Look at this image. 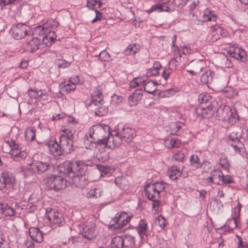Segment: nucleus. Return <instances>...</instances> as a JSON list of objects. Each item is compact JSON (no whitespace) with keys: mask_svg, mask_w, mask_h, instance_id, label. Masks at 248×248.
Wrapping results in <instances>:
<instances>
[{"mask_svg":"<svg viewBox=\"0 0 248 248\" xmlns=\"http://www.w3.org/2000/svg\"><path fill=\"white\" fill-rule=\"evenodd\" d=\"M95 224L92 222H90L84 225L82 228V236L89 240L93 239L95 235Z\"/></svg>","mask_w":248,"mask_h":248,"instance_id":"ddd939ff","label":"nucleus"},{"mask_svg":"<svg viewBox=\"0 0 248 248\" xmlns=\"http://www.w3.org/2000/svg\"><path fill=\"white\" fill-rule=\"evenodd\" d=\"M97 167L100 171L105 174H108L109 172L110 169L108 167L101 165H97Z\"/></svg>","mask_w":248,"mask_h":248,"instance_id":"680f3d73","label":"nucleus"},{"mask_svg":"<svg viewBox=\"0 0 248 248\" xmlns=\"http://www.w3.org/2000/svg\"><path fill=\"white\" fill-rule=\"evenodd\" d=\"M41 45V40L37 37H32L27 44V51L33 53L37 50Z\"/></svg>","mask_w":248,"mask_h":248,"instance_id":"a211bd4d","label":"nucleus"},{"mask_svg":"<svg viewBox=\"0 0 248 248\" xmlns=\"http://www.w3.org/2000/svg\"><path fill=\"white\" fill-rule=\"evenodd\" d=\"M42 44H44L46 46L49 47L51 46L52 42L50 41V40L47 38V37L45 35L43 37V39L42 40Z\"/></svg>","mask_w":248,"mask_h":248,"instance_id":"052dcab7","label":"nucleus"},{"mask_svg":"<svg viewBox=\"0 0 248 248\" xmlns=\"http://www.w3.org/2000/svg\"><path fill=\"white\" fill-rule=\"evenodd\" d=\"M139 50V46L136 44H133L129 46L125 50V55H135Z\"/></svg>","mask_w":248,"mask_h":248,"instance_id":"c756f323","label":"nucleus"},{"mask_svg":"<svg viewBox=\"0 0 248 248\" xmlns=\"http://www.w3.org/2000/svg\"><path fill=\"white\" fill-rule=\"evenodd\" d=\"M209 95L200 94L199 96V102L201 104L200 105L205 104L206 105H212L208 99Z\"/></svg>","mask_w":248,"mask_h":248,"instance_id":"a19ab883","label":"nucleus"},{"mask_svg":"<svg viewBox=\"0 0 248 248\" xmlns=\"http://www.w3.org/2000/svg\"><path fill=\"white\" fill-rule=\"evenodd\" d=\"M48 24V23H47V24H44V27L42 28V30L44 31V33H45V35L52 43V42H54L55 41V40H56V35L55 32L51 31L47 29H45V26L46 27V28H47Z\"/></svg>","mask_w":248,"mask_h":248,"instance_id":"7c9ffc66","label":"nucleus"},{"mask_svg":"<svg viewBox=\"0 0 248 248\" xmlns=\"http://www.w3.org/2000/svg\"><path fill=\"white\" fill-rule=\"evenodd\" d=\"M142 96V90L141 89H136L132 95H130L128 99L129 102L131 106L137 104Z\"/></svg>","mask_w":248,"mask_h":248,"instance_id":"aec40b11","label":"nucleus"},{"mask_svg":"<svg viewBox=\"0 0 248 248\" xmlns=\"http://www.w3.org/2000/svg\"><path fill=\"white\" fill-rule=\"evenodd\" d=\"M109 127L107 125H103L102 124L94 125L89 129V135L90 137L95 140L94 142L95 144L98 145H103L104 147L108 148V136L107 137L104 136L103 139H97L96 140H95V139L99 135H102V137H103V135L106 133L107 130L109 132Z\"/></svg>","mask_w":248,"mask_h":248,"instance_id":"f03ea898","label":"nucleus"},{"mask_svg":"<svg viewBox=\"0 0 248 248\" xmlns=\"http://www.w3.org/2000/svg\"><path fill=\"white\" fill-rule=\"evenodd\" d=\"M190 163L194 167L197 168L200 166L199 157L197 155H193L191 156Z\"/></svg>","mask_w":248,"mask_h":248,"instance_id":"79ce46f5","label":"nucleus"},{"mask_svg":"<svg viewBox=\"0 0 248 248\" xmlns=\"http://www.w3.org/2000/svg\"><path fill=\"white\" fill-rule=\"evenodd\" d=\"M55 64L59 68H65L68 67L70 63L63 59H58L55 61Z\"/></svg>","mask_w":248,"mask_h":248,"instance_id":"58836bf2","label":"nucleus"},{"mask_svg":"<svg viewBox=\"0 0 248 248\" xmlns=\"http://www.w3.org/2000/svg\"><path fill=\"white\" fill-rule=\"evenodd\" d=\"M31 169L35 173L42 174L46 172L49 169L50 164L48 162L42 161H36L31 165Z\"/></svg>","mask_w":248,"mask_h":248,"instance_id":"9d476101","label":"nucleus"},{"mask_svg":"<svg viewBox=\"0 0 248 248\" xmlns=\"http://www.w3.org/2000/svg\"><path fill=\"white\" fill-rule=\"evenodd\" d=\"M65 137H60L59 142L61 147V150L63 154H68L71 153L73 149V141L68 140Z\"/></svg>","mask_w":248,"mask_h":248,"instance_id":"4468645a","label":"nucleus"},{"mask_svg":"<svg viewBox=\"0 0 248 248\" xmlns=\"http://www.w3.org/2000/svg\"><path fill=\"white\" fill-rule=\"evenodd\" d=\"M215 110L212 105L202 104L196 108V113L203 118L208 119L213 115Z\"/></svg>","mask_w":248,"mask_h":248,"instance_id":"1a4fd4ad","label":"nucleus"},{"mask_svg":"<svg viewBox=\"0 0 248 248\" xmlns=\"http://www.w3.org/2000/svg\"><path fill=\"white\" fill-rule=\"evenodd\" d=\"M231 55L236 60L243 61V58L246 56V52L240 48H235L231 53Z\"/></svg>","mask_w":248,"mask_h":248,"instance_id":"5701e85b","label":"nucleus"},{"mask_svg":"<svg viewBox=\"0 0 248 248\" xmlns=\"http://www.w3.org/2000/svg\"><path fill=\"white\" fill-rule=\"evenodd\" d=\"M209 11L206 10L204 11V15H203V20L204 21H216L217 16L214 15H206L208 13H209Z\"/></svg>","mask_w":248,"mask_h":248,"instance_id":"37998d69","label":"nucleus"},{"mask_svg":"<svg viewBox=\"0 0 248 248\" xmlns=\"http://www.w3.org/2000/svg\"><path fill=\"white\" fill-rule=\"evenodd\" d=\"M156 83L149 81L144 84V90L149 93H154L156 90Z\"/></svg>","mask_w":248,"mask_h":248,"instance_id":"a878e982","label":"nucleus"},{"mask_svg":"<svg viewBox=\"0 0 248 248\" xmlns=\"http://www.w3.org/2000/svg\"><path fill=\"white\" fill-rule=\"evenodd\" d=\"M221 177H222V172L219 170H213L210 176L206 179L208 183H212L217 185H221Z\"/></svg>","mask_w":248,"mask_h":248,"instance_id":"dca6fc26","label":"nucleus"},{"mask_svg":"<svg viewBox=\"0 0 248 248\" xmlns=\"http://www.w3.org/2000/svg\"><path fill=\"white\" fill-rule=\"evenodd\" d=\"M29 29L28 27L24 24H18L14 26L10 30L13 37L18 40L24 38L27 34Z\"/></svg>","mask_w":248,"mask_h":248,"instance_id":"0eeeda50","label":"nucleus"},{"mask_svg":"<svg viewBox=\"0 0 248 248\" xmlns=\"http://www.w3.org/2000/svg\"><path fill=\"white\" fill-rule=\"evenodd\" d=\"M147 229V224L143 220H140L137 227V230L138 233L141 236L143 234H145Z\"/></svg>","mask_w":248,"mask_h":248,"instance_id":"473e14b6","label":"nucleus"},{"mask_svg":"<svg viewBox=\"0 0 248 248\" xmlns=\"http://www.w3.org/2000/svg\"><path fill=\"white\" fill-rule=\"evenodd\" d=\"M112 243L117 248L124 247L123 235L115 236L112 240Z\"/></svg>","mask_w":248,"mask_h":248,"instance_id":"72a5a7b5","label":"nucleus"},{"mask_svg":"<svg viewBox=\"0 0 248 248\" xmlns=\"http://www.w3.org/2000/svg\"><path fill=\"white\" fill-rule=\"evenodd\" d=\"M62 131L65 133V135H61L62 137H65L67 138L66 139L68 140L73 141V140L74 138V134L72 130L68 129H65L63 130Z\"/></svg>","mask_w":248,"mask_h":248,"instance_id":"c03bdc74","label":"nucleus"},{"mask_svg":"<svg viewBox=\"0 0 248 248\" xmlns=\"http://www.w3.org/2000/svg\"><path fill=\"white\" fill-rule=\"evenodd\" d=\"M240 134L235 132H232L229 136L228 142L235 151L239 150L243 146V144L240 141Z\"/></svg>","mask_w":248,"mask_h":248,"instance_id":"9b49d317","label":"nucleus"},{"mask_svg":"<svg viewBox=\"0 0 248 248\" xmlns=\"http://www.w3.org/2000/svg\"><path fill=\"white\" fill-rule=\"evenodd\" d=\"M232 182L233 179L230 175H224L222 173V177H221L220 185L226 184H231L232 183Z\"/></svg>","mask_w":248,"mask_h":248,"instance_id":"de8ad7c7","label":"nucleus"},{"mask_svg":"<svg viewBox=\"0 0 248 248\" xmlns=\"http://www.w3.org/2000/svg\"><path fill=\"white\" fill-rule=\"evenodd\" d=\"M154 11H157L159 12H170L172 11L165 3H157L153 5L151 8L149 10H147L146 12L149 14Z\"/></svg>","mask_w":248,"mask_h":248,"instance_id":"4be33fe9","label":"nucleus"},{"mask_svg":"<svg viewBox=\"0 0 248 248\" xmlns=\"http://www.w3.org/2000/svg\"><path fill=\"white\" fill-rule=\"evenodd\" d=\"M46 186L49 189L57 191L66 187V181L61 176L53 175L47 178Z\"/></svg>","mask_w":248,"mask_h":248,"instance_id":"39448f33","label":"nucleus"},{"mask_svg":"<svg viewBox=\"0 0 248 248\" xmlns=\"http://www.w3.org/2000/svg\"><path fill=\"white\" fill-rule=\"evenodd\" d=\"M152 184L154 186V187H155V190L159 194L161 191H163L166 188V184L163 182H156L153 183Z\"/></svg>","mask_w":248,"mask_h":248,"instance_id":"ea45409f","label":"nucleus"},{"mask_svg":"<svg viewBox=\"0 0 248 248\" xmlns=\"http://www.w3.org/2000/svg\"><path fill=\"white\" fill-rule=\"evenodd\" d=\"M0 209L3 214L5 216L12 217L15 215V210L7 204L0 205Z\"/></svg>","mask_w":248,"mask_h":248,"instance_id":"bb28decb","label":"nucleus"},{"mask_svg":"<svg viewBox=\"0 0 248 248\" xmlns=\"http://www.w3.org/2000/svg\"><path fill=\"white\" fill-rule=\"evenodd\" d=\"M95 113L98 116H104L107 113V110L104 107H98L95 109Z\"/></svg>","mask_w":248,"mask_h":248,"instance_id":"3c124183","label":"nucleus"},{"mask_svg":"<svg viewBox=\"0 0 248 248\" xmlns=\"http://www.w3.org/2000/svg\"><path fill=\"white\" fill-rule=\"evenodd\" d=\"M48 96L46 93H44L42 90L39 91V94L38 98H40L42 100H47Z\"/></svg>","mask_w":248,"mask_h":248,"instance_id":"e2e57ef3","label":"nucleus"},{"mask_svg":"<svg viewBox=\"0 0 248 248\" xmlns=\"http://www.w3.org/2000/svg\"><path fill=\"white\" fill-rule=\"evenodd\" d=\"M45 217L55 227L62 226L65 222L62 214L53 208L46 209Z\"/></svg>","mask_w":248,"mask_h":248,"instance_id":"423d86ee","label":"nucleus"},{"mask_svg":"<svg viewBox=\"0 0 248 248\" xmlns=\"http://www.w3.org/2000/svg\"><path fill=\"white\" fill-rule=\"evenodd\" d=\"M170 73V69H165L162 73V76L165 80H167L169 77Z\"/></svg>","mask_w":248,"mask_h":248,"instance_id":"69168bd1","label":"nucleus"},{"mask_svg":"<svg viewBox=\"0 0 248 248\" xmlns=\"http://www.w3.org/2000/svg\"><path fill=\"white\" fill-rule=\"evenodd\" d=\"M10 146L13 148L11 151V154L12 156H18L20 151L17 149L18 145L16 144V142L12 141L10 144Z\"/></svg>","mask_w":248,"mask_h":248,"instance_id":"4c0bfd02","label":"nucleus"},{"mask_svg":"<svg viewBox=\"0 0 248 248\" xmlns=\"http://www.w3.org/2000/svg\"><path fill=\"white\" fill-rule=\"evenodd\" d=\"M69 82L71 83V84H74L76 85V84L78 83L79 82V78L78 76H74V77H72L70 78Z\"/></svg>","mask_w":248,"mask_h":248,"instance_id":"338daca9","label":"nucleus"},{"mask_svg":"<svg viewBox=\"0 0 248 248\" xmlns=\"http://www.w3.org/2000/svg\"><path fill=\"white\" fill-rule=\"evenodd\" d=\"M166 142L169 143L172 148H178L181 144L180 140L178 139L168 140Z\"/></svg>","mask_w":248,"mask_h":248,"instance_id":"a18cd8bd","label":"nucleus"},{"mask_svg":"<svg viewBox=\"0 0 248 248\" xmlns=\"http://www.w3.org/2000/svg\"><path fill=\"white\" fill-rule=\"evenodd\" d=\"M100 59L103 61H109L110 59V55L106 51H102L99 55Z\"/></svg>","mask_w":248,"mask_h":248,"instance_id":"49530a36","label":"nucleus"},{"mask_svg":"<svg viewBox=\"0 0 248 248\" xmlns=\"http://www.w3.org/2000/svg\"><path fill=\"white\" fill-rule=\"evenodd\" d=\"M220 165L224 169H228L230 166L229 162L226 157L220 159Z\"/></svg>","mask_w":248,"mask_h":248,"instance_id":"6e6d98bb","label":"nucleus"},{"mask_svg":"<svg viewBox=\"0 0 248 248\" xmlns=\"http://www.w3.org/2000/svg\"><path fill=\"white\" fill-rule=\"evenodd\" d=\"M39 91H36L32 89L28 90V95L31 98L37 99L38 97Z\"/></svg>","mask_w":248,"mask_h":248,"instance_id":"603ef678","label":"nucleus"},{"mask_svg":"<svg viewBox=\"0 0 248 248\" xmlns=\"http://www.w3.org/2000/svg\"><path fill=\"white\" fill-rule=\"evenodd\" d=\"M25 138L28 141H33L35 140L36 135L34 130L31 127L27 128L25 132Z\"/></svg>","mask_w":248,"mask_h":248,"instance_id":"2f4dec72","label":"nucleus"},{"mask_svg":"<svg viewBox=\"0 0 248 248\" xmlns=\"http://www.w3.org/2000/svg\"><path fill=\"white\" fill-rule=\"evenodd\" d=\"M130 220V217L125 212L121 213L116 216L111 221V226L115 229H119Z\"/></svg>","mask_w":248,"mask_h":248,"instance_id":"6e6552de","label":"nucleus"},{"mask_svg":"<svg viewBox=\"0 0 248 248\" xmlns=\"http://www.w3.org/2000/svg\"><path fill=\"white\" fill-rule=\"evenodd\" d=\"M64 90L67 92L74 91L76 89V85L74 84L67 83L64 87Z\"/></svg>","mask_w":248,"mask_h":248,"instance_id":"bf43d9fd","label":"nucleus"},{"mask_svg":"<svg viewBox=\"0 0 248 248\" xmlns=\"http://www.w3.org/2000/svg\"><path fill=\"white\" fill-rule=\"evenodd\" d=\"M14 180L12 174L9 172H3L0 176V189L5 188L6 185L11 184Z\"/></svg>","mask_w":248,"mask_h":248,"instance_id":"f3484780","label":"nucleus"},{"mask_svg":"<svg viewBox=\"0 0 248 248\" xmlns=\"http://www.w3.org/2000/svg\"><path fill=\"white\" fill-rule=\"evenodd\" d=\"M170 178L172 180H176L180 175L181 173L176 166L172 167L171 170L168 172Z\"/></svg>","mask_w":248,"mask_h":248,"instance_id":"cd10ccee","label":"nucleus"},{"mask_svg":"<svg viewBox=\"0 0 248 248\" xmlns=\"http://www.w3.org/2000/svg\"><path fill=\"white\" fill-rule=\"evenodd\" d=\"M202 63V61H192L191 62V64L193 67V69H194V72H196L197 74L200 73L203 68Z\"/></svg>","mask_w":248,"mask_h":248,"instance_id":"e433bc0d","label":"nucleus"},{"mask_svg":"<svg viewBox=\"0 0 248 248\" xmlns=\"http://www.w3.org/2000/svg\"><path fill=\"white\" fill-rule=\"evenodd\" d=\"M29 234L32 240L41 243L43 240L42 232L38 228L31 227L29 229Z\"/></svg>","mask_w":248,"mask_h":248,"instance_id":"6ab92c4d","label":"nucleus"},{"mask_svg":"<svg viewBox=\"0 0 248 248\" xmlns=\"http://www.w3.org/2000/svg\"><path fill=\"white\" fill-rule=\"evenodd\" d=\"M49 150L55 156H60L64 155L63 152L61 150L60 143H58L56 141H50L48 144Z\"/></svg>","mask_w":248,"mask_h":248,"instance_id":"412c9836","label":"nucleus"},{"mask_svg":"<svg viewBox=\"0 0 248 248\" xmlns=\"http://www.w3.org/2000/svg\"><path fill=\"white\" fill-rule=\"evenodd\" d=\"M102 2L101 0H88L87 6L90 9L100 7Z\"/></svg>","mask_w":248,"mask_h":248,"instance_id":"f704fd0d","label":"nucleus"},{"mask_svg":"<svg viewBox=\"0 0 248 248\" xmlns=\"http://www.w3.org/2000/svg\"><path fill=\"white\" fill-rule=\"evenodd\" d=\"M102 191L100 188H94L89 191L87 193V197L88 198H98L102 195Z\"/></svg>","mask_w":248,"mask_h":248,"instance_id":"c85d7f7f","label":"nucleus"},{"mask_svg":"<svg viewBox=\"0 0 248 248\" xmlns=\"http://www.w3.org/2000/svg\"><path fill=\"white\" fill-rule=\"evenodd\" d=\"M115 183L121 189H124L125 187L123 185V183H124L125 182V180L124 178H122L120 177H117L115 179Z\"/></svg>","mask_w":248,"mask_h":248,"instance_id":"5fc2aeb1","label":"nucleus"},{"mask_svg":"<svg viewBox=\"0 0 248 248\" xmlns=\"http://www.w3.org/2000/svg\"><path fill=\"white\" fill-rule=\"evenodd\" d=\"M188 0H173L174 4L178 7H183L185 6Z\"/></svg>","mask_w":248,"mask_h":248,"instance_id":"13d9d810","label":"nucleus"},{"mask_svg":"<svg viewBox=\"0 0 248 248\" xmlns=\"http://www.w3.org/2000/svg\"><path fill=\"white\" fill-rule=\"evenodd\" d=\"M152 184H148L144 188L145 195L150 200L153 201V208L155 211L158 210L160 198L159 193L155 190Z\"/></svg>","mask_w":248,"mask_h":248,"instance_id":"20e7f679","label":"nucleus"},{"mask_svg":"<svg viewBox=\"0 0 248 248\" xmlns=\"http://www.w3.org/2000/svg\"><path fill=\"white\" fill-rule=\"evenodd\" d=\"M159 74L158 72V69H156L154 68H152L150 69L149 70H148L147 73H146V76L147 77H151L152 76H157Z\"/></svg>","mask_w":248,"mask_h":248,"instance_id":"4d7b16f0","label":"nucleus"},{"mask_svg":"<svg viewBox=\"0 0 248 248\" xmlns=\"http://www.w3.org/2000/svg\"><path fill=\"white\" fill-rule=\"evenodd\" d=\"M64 173L73 179V182L80 186L86 184V165L82 161H66L63 164Z\"/></svg>","mask_w":248,"mask_h":248,"instance_id":"f257e3e1","label":"nucleus"},{"mask_svg":"<svg viewBox=\"0 0 248 248\" xmlns=\"http://www.w3.org/2000/svg\"><path fill=\"white\" fill-rule=\"evenodd\" d=\"M124 247H133L135 245V237L130 234L123 235Z\"/></svg>","mask_w":248,"mask_h":248,"instance_id":"b1692460","label":"nucleus"},{"mask_svg":"<svg viewBox=\"0 0 248 248\" xmlns=\"http://www.w3.org/2000/svg\"><path fill=\"white\" fill-rule=\"evenodd\" d=\"M184 124L180 122L172 123L170 125V129L172 134H176L177 131L182 128Z\"/></svg>","mask_w":248,"mask_h":248,"instance_id":"c9c22d12","label":"nucleus"},{"mask_svg":"<svg viewBox=\"0 0 248 248\" xmlns=\"http://www.w3.org/2000/svg\"><path fill=\"white\" fill-rule=\"evenodd\" d=\"M92 99L93 104L96 106H101L104 103V101L102 98L100 97L99 96H92Z\"/></svg>","mask_w":248,"mask_h":248,"instance_id":"09e8293b","label":"nucleus"},{"mask_svg":"<svg viewBox=\"0 0 248 248\" xmlns=\"http://www.w3.org/2000/svg\"><path fill=\"white\" fill-rule=\"evenodd\" d=\"M217 114L219 119L224 121H228L232 125L238 121L239 116L235 108L232 109L229 106H224L218 108L217 110Z\"/></svg>","mask_w":248,"mask_h":248,"instance_id":"7ed1b4c3","label":"nucleus"},{"mask_svg":"<svg viewBox=\"0 0 248 248\" xmlns=\"http://www.w3.org/2000/svg\"><path fill=\"white\" fill-rule=\"evenodd\" d=\"M95 17L92 20L93 23H95L98 20H100L102 17V14L97 10L95 11Z\"/></svg>","mask_w":248,"mask_h":248,"instance_id":"0e129e2a","label":"nucleus"},{"mask_svg":"<svg viewBox=\"0 0 248 248\" xmlns=\"http://www.w3.org/2000/svg\"><path fill=\"white\" fill-rule=\"evenodd\" d=\"M109 131L108 132V148H114L120 146L122 142V139L118 132H115V135L109 134Z\"/></svg>","mask_w":248,"mask_h":248,"instance_id":"f8f14e48","label":"nucleus"},{"mask_svg":"<svg viewBox=\"0 0 248 248\" xmlns=\"http://www.w3.org/2000/svg\"><path fill=\"white\" fill-rule=\"evenodd\" d=\"M173 157L176 161L183 162L185 159V154L182 151H179L174 155Z\"/></svg>","mask_w":248,"mask_h":248,"instance_id":"8fccbe9b","label":"nucleus"},{"mask_svg":"<svg viewBox=\"0 0 248 248\" xmlns=\"http://www.w3.org/2000/svg\"><path fill=\"white\" fill-rule=\"evenodd\" d=\"M156 221L158 223V225L162 228H164L166 226V220L162 216H159L156 219Z\"/></svg>","mask_w":248,"mask_h":248,"instance_id":"864d4df0","label":"nucleus"},{"mask_svg":"<svg viewBox=\"0 0 248 248\" xmlns=\"http://www.w3.org/2000/svg\"><path fill=\"white\" fill-rule=\"evenodd\" d=\"M24 245L27 248H33L34 246V243L31 241L28 240L25 241Z\"/></svg>","mask_w":248,"mask_h":248,"instance_id":"774afa93","label":"nucleus"},{"mask_svg":"<svg viewBox=\"0 0 248 248\" xmlns=\"http://www.w3.org/2000/svg\"><path fill=\"white\" fill-rule=\"evenodd\" d=\"M213 72L209 71L203 74L201 78V82L205 84L211 83L213 81Z\"/></svg>","mask_w":248,"mask_h":248,"instance_id":"393cba45","label":"nucleus"},{"mask_svg":"<svg viewBox=\"0 0 248 248\" xmlns=\"http://www.w3.org/2000/svg\"><path fill=\"white\" fill-rule=\"evenodd\" d=\"M122 140L129 142L135 137V131L128 127H123L122 130L118 132Z\"/></svg>","mask_w":248,"mask_h":248,"instance_id":"2eb2a0df","label":"nucleus"}]
</instances>
